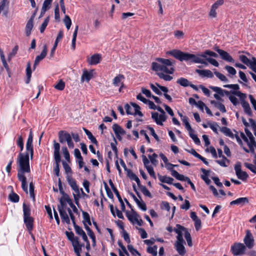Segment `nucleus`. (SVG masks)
<instances>
[{
  "mask_svg": "<svg viewBox=\"0 0 256 256\" xmlns=\"http://www.w3.org/2000/svg\"><path fill=\"white\" fill-rule=\"evenodd\" d=\"M240 60L244 64L250 66V68L252 70L253 68L256 67V66L254 64V60L256 59L254 57H252V60H249L246 56L244 55H240L239 56Z\"/></svg>",
  "mask_w": 256,
  "mask_h": 256,
  "instance_id": "6ab92c4d",
  "label": "nucleus"
},
{
  "mask_svg": "<svg viewBox=\"0 0 256 256\" xmlns=\"http://www.w3.org/2000/svg\"><path fill=\"white\" fill-rule=\"evenodd\" d=\"M63 194V196L60 198V202L62 206H64L66 204V202L68 203L69 204L72 205V200L69 198L68 196L65 194L62 193Z\"/></svg>",
  "mask_w": 256,
  "mask_h": 256,
  "instance_id": "cd10ccee",
  "label": "nucleus"
},
{
  "mask_svg": "<svg viewBox=\"0 0 256 256\" xmlns=\"http://www.w3.org/2000/svg\"><path fill=\"white\" fill-rule=\"evenodd\" d=\"M67 180L68 184L71 186L72 188L76 194H74V196L76 203L78 204V197L80 196V191L78 188L76 184V182L74 178H72V177L70 176H67Z\"/></svg>",
  "mask_w": 256,
  "mask_h": 256,
  "instance_id": "9b49d317",
  "label": "nucleus"
},
{
  "mask_svg": "<svg viewBox=\"0 0 256 256\" xmlns=\"http://www.w3.org/2000/svg\"><path fill=\"white\" fill-rule=\"evenodd\" d=\"M214 74L220 80L225 82H228V79L223 74L218 72H214Z\"/></svg>",
  "mask_w": 256,
  "mask_h": 256,
  "instance_id": "603ef678",
  "label": "nucleus"
},
{
  "mask_svg": "<svg viewBox=\"0 0 256 256\" xmlns=\"http://www.w3.org/2000/svg\"><path fill=\"white\" fill-rule=\"evenodd\" d=\"M124 78V76L122 74H120L116 76L113 80V84L115 86H118L120 84L121 81Z\"/></svg>",
  "mask_w": 256,
  "mask_h": 256,
  "instance_id": "e433bc0d",
  "label": "nucleus"
},
{
  "mask_svg": "<svg viewBox=\"0 0 256 256\" xmlns=\"http://www.w3.org/2000/svg\"><path fill=\"white\" fill-rule=\"evenodd\" d=\"M18 164V178L22 182V188L26 193H28L26 178L24 176L25 173H29L30 172L29 154L28 152L22 154L20 152L17 158Z\"/></svg>",
  "mask_w": 256,
  "mask_h": 256,
  "instance_id": "f257e3e1",
  "label": "nucleus"
},
{
  "mask_svg": "<svg viewBox=\"0 0 256 256\" xmlns=\"http://www.w3.org/2000/svg\"><path fill=\"white\" fill-rule=\"evenodd\" d=\"M248 199L245 198H240L234 200L230 202V205L234 204H240L242 206L244 205V204H248Z\"/></svg>",
  "mask_w": 256,
  "mask_h": 256,
  "instance_id": "bb28decb",
  "label": "nucleus"
},
{
  "mask_svg": "<svg viewBox=\"0 0 256 256\" xmlns=\"http://www.w3.org/2000/svg\"><path fill=\"white\" fill-rule=\"evenodd\" d=\"M54 88L58 90H62L65 88V83L62 80H60L58 83L54 86Z\"/></svg>",
  "mask_w": 256,
  "mask_h": 256,
  "instance_id": "a19ab883",
  "label": "nucleus"
},
{
  "mask_svg": "<svg viewBox=\"0 0 256 256\" xmlns=\"http://www.w3.org/2000/svg\"><path fill=\"white\" fill-rule=\"evenodd\" d=\"M224 68L232 75H235L236 73V70L232 66H226Z\"/></svg>",
  "mask_w": 256,
  "mask_h": 256,
  "instance_id": "680f3d73",
  "label": "nucleus"
},
{
  "mask_svg": "<svg viewBox=\"0 0 256 256\" xmlns=\"http://www.w3.org/2000/svg\"><path fill=\"white\" fill-rule=\"evenodd\" d=\"M214 50L218 53L222 60L228 62H234V60L228 52L218 48H214Z\"/></svg>",
  "mask_w": 256,
  "mask_h": 256,
  "instance_id": "f3484780",
  "label": "nucleus"
},
{
  "mask_svg": "<svg viewBox=\"0 0 256 256\" xmlns=\"http://www.w3.org/2000/svg\"><path fill=\"white\" fill-rule=\"evenodd\" d=\"M82 216H83V223L84 224H86L88 223V224H92L90 216L86 212H82Z\"/></svg>",
  "mask_w": 256,
  "mask_h": 256,
  "instance_id": "c03bdc74",
  "label": "nucleus"
},
{
  "mask_svg": "<svg viewBox=\"0 0 256 256\" xmlns=\"http://www.w3.org/2000/svg\"><path fill=\"white\" fill-rule=\"evenodd\" d=\"M8 197L10 200L12 202H17L19 201V196L16 193L12 192L10 194Z\"/></svg>",
  "mask_w": 256,
  "mask_h": 256,
  "instance_id": "09e8293b",
  "label": "nucleus"
},
{
  "mask_svg": "<svg viewBox=\"0 0 256 256\" xmlns=\"http://www.w3.org/2000/svg\"><path fill=\"white\" fill-rule=\"evenodd\" d=\"M49 20H50L49 17H47L45 19V20H44V22H43L42 24L41 25V26L40 27V32L41 33H42L44 32V30H45V29L49 22Z\"/></svg>",
  "mask_w": 256,
  "mask_h": 256,
  "instance_id": "6e6d98bb",
  "label": "nucleus"
},
{
  "mask_svg": "<svg viewBox=\"0 0 256 256\" xmlns=\"http://www.w3.org/2000/svg\"><path fill=\"white\" fill-rule=\"evenodd\" d=\"M60 10L58 4H56L54 8V18L56 20L59 21L60 20Z\"/></svg>",
  "mask_w": 256,
  "mask_h": 256,
  "instance_id": "338daca9",
  "label": "nucleus"
},
{
  "mask_svg": "<svg viewBox=\"0 0 256 256\" xmlns=\"http://www.w3.org/2000/svg\"><path fill=\"white\" fill-rule=\"evenodd\" d=\"M24 220L26 224H32L33 218L30 216V206L26 204H23Z\"/></svg>",
  "mask_w": 256,
  "mask_h": 256,
  "instance_id": "f8f14e48",
  "label": "nucleus"
},
{
  "mask_svg": "<svg viewBox=\"0 0 256 256\" xmlns=\"http://www.w3.org/2000/svg\"><path fill=\"white\" fill-rule=\"evenodd\" d=\"M227 161L228 162H229L228 160L227 159L225 156H224L222 158V159L221 160H216V162L222 166H227L226 164V162Z\"/></svg>",
  "mask_w": 256,
  "mask_h": 256,
  "instance_id": "69168bd1",
  "label": "nucleus"
},
{
  "mask_svg": "<svg viewBox=\"0 0 256 256\" xmlns=\"http://www.w3.org/2000/svg\"><path fill=\"white\" fill-rule=\"evenodd\" d=\"M176 82L182 86H188L190 85V82L186 78H178Z\"/></svg>",
  "mask_w": 256,
  "mask_h": 256,
  "instance_id": "58836bf2",
  "label": "nucleus"
},
{
  "mask_svg": "<svg viewBox=\"0 0 256 256\" xmlns=\"http://www.w3.org/2000/svg\"><path fill=\"white\" fill-rule=\"evenodd\" d=\"M240 136L246 142L249 149L246 148H244V150L248 153L250 152L252 154H254V150H256V142L253 144V143H250V139L247 136H246L243 132L240 133Z\"/></svg>",
  "mask_w": 256,
  "mask_h": 256,
  "instance_id": "4468645a",
  "label": "nucleus"
},
{
  "mask_svg": "<svg viewBox=\"0 0 256 256\" xmlns=\"http://www.w3.org/2000/svg\"><path fill=\"white\" fill-rule=\"evenodd\" d=\"M246 250L244 244L240 242L234 243L231 246L230 251L234 256L242 255L244 254Z\"/></svg>",
  "mask_w": 256,
  "mask_h": 256,
  "instance_id": "1a4fd4ad",
  "label": "nucleus"
},
{
  "mask_svg": "<svg viewBox=\"0 0 256 256\" xmlns=\"http://www.w3.org/2000/svg\"><path fill=\"white\" fill-rule=\"evenodd\" d=\"M58 210L60 214L62 220V222L64 223L68 224L70 222V219L66 211L62 207L58 206Z\"/></svg>",
  "mask_w": 256,
  "mask_h": 256,
  "instance_id": "5701e85b",
  "label": "nucleus"
},
{
  "mask_svg": "<svg viewBox=\"0 0 256 256\" xmlns=\"http://www.w3.org/2000/svg\"><path fill=\"white\" fill-rule=\"evenodd\" d=\"M126 216L128 219L133 224L137 222L138 224H140L138 222V216L134 211L131 212H126Z\"/></svg>",
  "mask_w": 256,
  "mask_h": 256,
  "instance_id": "4be33fe9",
  "label": "nucleus"
},
{
  "mask_svg": "<svg viewBox=\"0 0 256 256\" xmlns=\"http://www.w3.org/2000/svg\"><path fill=\"white\" fill-rule=\"evenodd\" d=\"M54 158L56 162V166L54 168V174L57 176H60V145L56 140L54 142Z\"/></svg>",
  "mask_w": 256,
  "mask_h": 256,
  "instance_id": "39448f33",
  "label": "nucleus"
},
{
  "mask_svg": "<svg viewBox=\"0 0 256 256\" xmlns=\"http://www.w3.org/2000/svg\"><path fill=\"white\" fill-rule=\"evenodd\" d=\"M234 170L238 178L242 181H246L248 177V174L242 170L241 163L238 162L234 166Z\"/></svg>",
  "mask_w": 256,
  "mask_h": 256,
  "instance_id": "9d476101",
  "label": "nucleus"
},
{
  "mask_svg": "<svg viewBox=\"0 0 256 256\" xmlns=\"http://www.w3.org/2000/svg\"><path fill=\"white\" fill-rule=\"evenodd\" d=\"M62 150L65 159L68 162L70 161V156L66 147H62Z\"/></svg>",
  "mask_w": 256,
  "mask_h": 256,
  "instance_id": "864d4df0",
  "label": "nucleus"
},
{
  "mask_svg": "<svg viewBox=\"0 0 256 256\" xmlns=\"http://www.w3.org/2000/svg\"><path fill=\"white\" fill-rule=\"evenodd\" d=\"M168 54L181 62L184 60L190 61L195 64H200L205 66L208 64V63L204 59V57L206 56H204V52L194 54L184 52L180 50H174L168 52Z\"/></svg>",
  "mask_w": 256,
  "mask_h": 256,
  "instance_id": "f03ea898",
  "label": "nucleus"
},
{
  "mask_svg": "<svg viewBox=\"0 0 256 256\" xmlns=\"http://www.w3.org/2000/svg\"><path fill=\"white\" fill-rule=\"evenodd\" d=\"M190 218L194 221L195 224H200L201 221L196 216L195 212H191Z\"/></svg>",
  "mask_w": 256,
  "mask_h": 256,
  "instance_id": "13d9d810",
  "label": "nucleus"
},
{
  "mask_svg": "<svg viewBox=\"0 0 256 256\" xmlns=\"http://www.w3.org/2000/svg\"><path fill=\"white\" fill-rule=\"evenodd\" d=\"M133 108L131 107L128 104L124 106L126 112L128 114L138 115L140 116H142L143 114L140 111V106L135 103H131Z\"/></svg>",
  "mask_w": 256,
  "mask_h": 256,
  "instance_id": "6e6552de",
  "label": "nucleus"
},
{
  "mask_svg": "<svg viewBox=\"0 0 256 256\" xmlns=\"http://www.w3.org/2000/svg\"><path fill=\"white\" fill-rule=\"evenodd\" d=\"M210 88L218 93L220 96H224V90H222L220 88L212 86L210 87Z\"/></svg>",
  "mask_w": 256,
  "mask_h": 256,
  "instance_id": "3c124183",
  "label": "nucleus"
},
{
  "mask_svg": "<svg viewBox=\"0 0 256 256\" xmlns=\"http://www.w3.org/2000/svg\"><path fill=\"white\" fill-rule=\"evenodd\" d=\"M112 129L114 131L116 136H118V134H126V132L124 130H123L119 125L118 124H114L112 126Z\"/></svg>",
  "mask_w": 256,
  "mask_h": 256,
  "instance_id": "c756f323",
  "label": "nucleus"
},
{
  "mask_svg": "<svg viewBox=\"0 0 256 256\" xmlns=\"http://www.w3.org/2000/svg\"><path fill=\"white\" fill-rule=\"evenodd\" d=\"M65 234L68 240L71 242L72 246L80 244L78 238L74 236V234L72 232L66 231Z\"/></svg>",
  "mask_w": 256,
  "mask_h": 256,
  "instance_id": "412c9836",
  "label": "nucleus"
},
{
  "mask_svg": "<svg viewBox=\"0 0 256 256\" xmlns=\"http://www.w3.org/2000/svg\"><path fill=\"white\" fill-rule=\"evenodd\" d=\"M158 178L161 182L168 184H172V182L174 180V179L168 176H163L160 174H158Z\"/></svg>",
  "mask_w": 256,
  "mask_h": 256,
  "instance_id": "c85d7f7f",
  "label": "nucleus"
},
{
  "mask_svg": "<svg viewBox=\"0 0 256 256\" xmlns=\"http://www.w3.org/2000/svg\"><path fill=\"white\" fill-rule=\"evenodd\" d=\"M34 186L32 182L30 184V197L33 198V200H35L34 194Z\"/></svg>",
  "mask_w": 256,
  "mask_h": 256,
  "instance_id": "052dcab7",
  "label": "nucleus"
},
{
  "mask_svg": "<svg viewBox=\"0 0 256 256\" xmlns=\"http://www.w3.org/2000/svg\"><path fill=\"white\" fill-rule=\"evenodd\" d=\"M33 136L32 130H30V134L26 144V152L30 154V158L32 159L34 156V149L32 146Z\"/></svg>",
  "mask_w": 256,
  "mask_h": 256,
  "instance_id": "2eb2a0df",
  "label": "nucleus"
},
{
  "mask_svg": "<svg viewBox=\"0 0 256 256\" xmlns=\"http://www.w3.org/2000/svg\"><path fill=\"white\" fill-rule=\"evenodd\" d=\"M204 54L206 56V57H204V58H208L207 57L208 56H212V57H214V58H217L218 56V54L216 52L210 51V50H206L204 51Z\"/></svg>",
  "mask_w": 256,
  "mask_h": 256,
  "instance_id": "5fc2aeb1",
  "label": "nucleus"
},
{
  "mask_svg": "<svg viewBox=\"0 0 256 256\" xmlns=\"http://www.w3.org/2000/svg\"><path fill=\"white\" fill-rule=\"evenodd\" d=\"M92 77V72H88L87 70H84L82 74L81 77V81L84 82V80L87 82H89L90 80Z\"/></svg>",
  "mask_w": 256,
  "mask_h": 256,
  "instance_id": "7c9ffc66",
  "label": "nucleus"
},
{
  "mask_svg": "<svg viewBox=\"0 0 256 256\" xmlns=\"http://www.w3.org/2000/svg\"><path fill=\"white\" fill-rule=\"evenodd\" d=\"M220 130L226 136H229L231 138H234V134L232 132L229 128L224 126L221 128Z\"/></svg>",
  "mask_w": 256,
  "mask_h": 256,
  "instance_id": "c9c22d12",
  "label": "nucleus"
},
{
  "mask_svg": "<svg viewBox=\"0 0 256 256\" xmlns=\"http://www.w3.org/2000/svg\"><path fill=\"white\" fill-rule=\"evenodd\" d=\"M190 137L193 140L195 144H199L200 142V139L197 136L194 134V132L189 133Z\"/></svg>",
  "mask_w": 256,
  "mask_h": 256,
  "instance_id": "bf43d9fd",
  "label": "nucleus"
},
{
  "mask_svg": "<svg viewBox=\"0 0 256 256\" xmlns=\"http://www.w3.org/2000/svg\"><path fill=\"white\" fill-rule=\"evenodd\" d=\"M158 155L154 153L152 154V155H149L148 158L154 166H156L157 164V160H156V158H157Z\"/></svg>",
  "mask_w": 256,
  "mask_h": 256,
  "instance_id": "e2e57ef3",
  "label": "nucleus"
},
{
  "mask_svg": "<svg viewBox=\"0 0 256 256\" xmlns=\"http://www.w3.org/2000/svg\"><path fill=\"white\" fill-rule=\"evenodd\" d=\"M210 103L214 106L216 108H218L220 112H226V108L222 104L216 102L215 100H211Z\"/></svg>",
  "mask_w": 256,
  "mask_h": 256,
  "instance_id": "473e14b6",
  "label": "nucleus"
},
{
  "mask_svg": "<svg viewBox=\"0 0 256 256\" xmlns=\"http://www.w3.org/2000/svg\"><path fill=\"white\" fill-rule=\"evenodd\" d=\"M48 49L46 44H44L43 46V50L40 55L38 56L35 59L34 62V64L33 68L35 69L37 65L39 62L42 60L46 56L47 54Z\"/></svg>",
  "mask_w": 256,
  "mask_h": 256,
  "instance_id": "a211bd4d",
  "label": "nucleus"
},
{
  "mask_svg": "<svg viewBox=\"0 0 256 256\" xmlns=\"http://www.w3.org/2000/svg\"><path fill=\"white\" fill-rule=\"evenodd\" d=\"M58 138L60 143L62 144L67 142L68 146L72 148L74 147V144L72 140L71 135L64 130H60L58 132Z\"/></svg>",
  "mask_w": 256,
  "mask_h": 256,
  "instance_id": "0eeeda50",
  "label": "nucleus"
},
{
  "mask_svg": "<svg viewBox=\"0 0 256 256\" xmlns=\"http://www.w3.org/2000/svg\"><path fill=\"white\" fill-rule=\"evenodd\" d=\"M244 131H245V132L248 138L250 139V143H253L254 144L255 143V140H254V137L252 133L246 128L244 129Z\"/></svg>",
  "mask_w": 256,
  "mask_h": 256,
  "instance_id": "49530a36",
  "label": "nucleus"
},
{
  "mask_svg": "<svg viewBox=\"0 0 256 256\" xmlns=\"http://www.w3.org/2000/svg\"><path fill=\"white\" fill-rule=\"evenodd\" d=\"M84 130L88 136V138L94 144H98V141L96 140V138H94V136L92 135V132L88 130L87 129L84 128Z\"/></svg>",
  "mask_w": 256,
  "mask_h": 256,
  "instance_id": "4c0bfd02",
  "label": "nucleus"
},
{
  "mask_svg": "<svg viewBox=\"0 0 256 256\" xmlns=\"http://www.w3.org/2000/svg\"><path fill=\"white\" fill-rule=\"evenodd\" d=\"M178 228H174V230L177 234L176 239L178 240V238H183V236L187 242L188 245L191 247L192 246V239L190 233L188 232L187 228L182 226L181 225H177Z\"/></svg>",
  "mask_w": 256,
  "mask_h": 256,
  "instance_id": "20e7f679",
  "label": "nucleus"
},
{
  "mask_svg": "<svg viewBox=\"0 0 256 256\" xmlns=\"http://www.w3.org/2000/svg\"><path fill=\"white\" fill-rule=\"evenodd\" d=\"M140 189L142 192L143 193V194L144 195H145L146 196H148L150 198H152V195L151 193L148 190V188H146V186H140Z\"/></svg>",
  "mask_w": 256,
  "mask_h": 256,
  "instance_id": "8fccbe9b",
  "label": "nucleus"
},
{
  "mask_svg": "<svg viewBox=\"0 0 256 256\" xmlns=\"http://www.w3.org/2000/svg\"><path fill=\"white\" fill-rule=\"evenodd\" d=\"M146 168L148 174H150V175L151 176H152L154 179H156V176L155 172H154L153 168L151 166H148L147 168Z\"/></svg>",
  "mask_w": 256,
  "mask_h": 256,
  "instance_id": "0e129e2a",
  "label": "nucleus"
},
{
  "mask_svg": "<svg viewBox=\"0 0 256 256\" xmlns=\"http://www.w3.org/2000/svg\"><path fill=\"white\" fill-rule=\"evenodd\" d=\"M157 74L160 78L163 79L166 81H170L172 79V76L166 74L164 72H158L157 73Z\"/></svg>",
  "mask_w": 256,
  "mask_h": 256,
  "instance_id": "37998d69",
  "label": "nucleus"
},
{
  "mask_svg": "<svg viewBox=\"0 0 256 256\" xmlns=\"http://www.w3.org/2000/svg\"><path fill=\"white\" fill-rule=\"evenodd\" d=\"M172 175L174 176L176 178L179 180L181 181H185L188 182V180H189V178L184 176L183 174H180L176 170H172Z\"/></svg>",
  "mask_w": 256,
  "mask_h": 256,
  "instance_id": "a878e982",
  "label": "nucleus"
},
{
  "mask_svg": "<svg viewBox=\"0 0 256 256\" xmlns=\"http://www.w3.org/2000/svg\"><path fill=\"white\" fill-rule=\"evenodd\" d=\"M76 233L81 236L84 241H88V238L82 228L80 227L78 225H74Z\"/></svg>",
  "mask_w": 256,
  "mask_h": 256,
  "instance_id": "393cba45",
  "label": "nucleus"
},
{
  "mask_svg": "<svg viewBox=\"0 0 256 256\" xmlns=\"http://www.w3.org/2000/svg\"><path fill=\"white\" fill-rule=\"evenodd\" d=\"M196 72L199 74V75L203 77H207L212 78L214 76V74L212 72L208 70H200L196 69Z\"/></svg>",
  "mask_w": 256,
  "mask_h": 256,
  "instance_id": "b1692460",
  "label": "nucleus"
},
{
  "mask_svg": "<svg viewBox=\"0 0 256 256\" xmlns=\"http://www.w3.org/2000/svg\"><path fill=\"white\" fill-rule=\"evenodd\" d=\"M242 105L244 110L245 113H246L249 116H252V110L250 108L249 104L247 102H246L245 100H243L242 102Z\"/></svg>",
  "mask_w": 256,
  "mask_h": 256,
  "instance_id": "2f4dec72",
  "label": "nucleus"
},
{
  "mask_svg": "<svg viewBox=\"0 0 256 256\" xmlns=\"http://www.w3.org/2000/svg\"><path fill=\"white\" fill-rule=\"evenodd\" d=\"M204 59L206 60L207 62H208L209 63L216 67H218L219 66L218 62L214 58H204Z\"/></svg>",
  "mask_w": 256,
  "mask_h": 256,
  "instance_id": "4d7b16f0",
  "label": "nucleus"
},
{
  "mask_svg": "<svg viewBox=\"0 0 256 256\" xmlns=\"http://www.w3.org/2000/svg\"><path fill=\"white\" fill-rule=\"evenodd\" d=\"M246 246L248 248H252L254 246V240L253 236L249 230H246V235L244 240Z\"/></svg>",
  "mask_w": 256,
  "mask_h": 256,
  "instance_id": "dca6fc26",
  "label": "nucleus"
},
{
  "mask_svg": "<svg viewBox=\"0 0 256 256\" xmlns=\"http://www.w3.org/2000/svg\"><path fill=\"white\" fill-rule=\"evenodd\" d=\"M84 246V244H80L78 245L73 246L74 252L76 253V256H81L80 252H82V248Z\"/></svg>",
  "mask_w": 256,
  "mask_h": 256,
  "instance_id": "79ce46f5",
  "label": "nucleus"
},
{
  "mask_svg": "<svg viewBox=\"0 0 256 256\" xmlns=\"http://www.w3.org/2000/svg\"><path fill=\"white\" fill-rule=\"evenodd\" d=\"M78 29V26H76V27L74 32L73 34V36H72V47L73 50H74L76 48V36H77Z\"/></svg>",
  "mask_w": 256,
  "mask_h": 256,
  "instance_id": "ea45409f",
  "label": "nucleus"
},
{
  "mask_svg": "<svg viewBox=\"0 0 256 256\" xmlns=\"http://www.w3.org/2000/svg\"><path fill=\"white\" fill-rule=\"evenodd\" d=\"M32 75V70H31V64L30 62L27 63L26 68V84H28L30 80V78Z\"/></svg>",
  "mask_w": 256,
  "mask_h": 256,
  "instance_id": "72a5a7b5",
  "label": "nucleus"
},
{
  "mask_svg": "<svg viewBox=\"0 0 256 256\" xmlns=\"http://www.w3.org/2000/svg\"><path fill=\"white\" fill-rule=\"evenodd\" d=\"M157 60L159 63L153 62L152 64V68L153 70L168 74H172L174 71V62L170 60L163 58H158Z\"/></svg>",
  "mask_w": 256,
  "mask_h": 256,
  "instance_id": "7ed1b4c3",
  "label": "nucleus"
},
{
  "mask_svg": "<svg viewBox=\"0 0 256 256\" xmlns=\"http://www.w3.org/2000/svg\"><path fill=\"white\" fill-rule=\"evenodd\" d=\"M102 60V56L100 54H96L92 56L87 59V62L90 65H96L100 62Z\"/></svg>",
  "mask_w": 256,
  "mask_h": 256,
  "instance_id": "aec40b11",
  "label": "nucleus"
},
{
  "mask_svg": "<svg viewBox=\"0 0 256 256\" xmlns=\"http://www.w3.org/2000/svg\"><path fill=\"white\" fill-rule=\"evenodd\" d=\"M186 244V242L184 239H182V238H178V240H176L174 246L176 248V250L178 253V254L183 256L186 253V250L184 246V244Z\"/></svg>",
  "mask_w": 256,
  "mask_h": 256,
  "instance_id": "ddd939ff",
  "label": "nucleus"
},
{
  "mask_svg": "<svg viewBox=\"0 0 256 256\" xmlns=\"http://www.w3.org/2000/svg\"><path fill=\"white\" fill-rule=\"evenodd\" d=\"M136 204L142 210L146 211V206L144 202L141 199L140 200H139Z\"/></svg>",
  "mask_w": 256,
  "mask_h": 256,
  "instance_id": "774afa93",
  "label": "nucleus"
},
{
  "mask_svg": "<svg viewBox=\"0 0 256 256\" xmlns=\"http://www.w3.org/2000/svg\"><path fill=\"white\" fill-rule=\"evenodd\" d=\"M34 27V22L28 20L25 28L26 34L27 36H29L31 34V32Z\"/></svg>",
  "mask_w": 256,
  "mask_h": 256,
  "instance_id": "f704fd0d",
  "label": "nucleus"
},
{
  "mask_svg": "<svg viewBox=\"0 0 256 256\" xmlns=\"http://www.w3.org/2000/svg\"><path fill=\"white\" fill-rule=\"evenodd\" d=\"M158 247L156 246H149L147 248V252L152 254L153 256H156L157 255L158 252Z\"/></svg>",
  "mask_w": 256,
  "mask_h": 256,
  "instance_id": "a18cd8bd",
  "label": "nucleus"
},
{
  "mask_svg": "<svg viewBox=\"0 0 256 256\" xmlns=\"http://www.w3.org/2000/svg\"><path fill=\"white\" fill-rule=\"evenodd\" d=\"M64 22L66 25V26L68 30H69L72 25V21L68 16H65L64 19Z\"/></svg>",
  "mask_w": 256,
  "mask_h": 256,
  "instance_id": "de8ad7c7",
  "label": "nucleus"
},
{
  "mask_svg": "<svg viewBox=\"0 0 256 256\" xmlns=\"http://www.w3.org/2000/svg\"><path fill=\"white\" fill-rule=\"evenodd\" d=\"M156 110L160 112L161 114H158V112H152V118L155 121L156 124L162 126L163 122H165L166 120V116L164 110L160 106H156Z\"/></svg>",
  "mask_w": 256,
  "mask_h": 256,
  "instance_id": "423d86ee",
  "label": "nucleus"
}]
</instances>
